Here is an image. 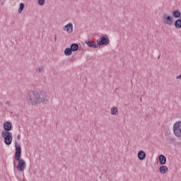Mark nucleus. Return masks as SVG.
Masks as SVG:
<instances>
[{
    "mask_svg": "<svg viewBox=\"0 0 181 181\" xmlns=\"http://www.w3.org/2000/svg\"><path fill=\"white\" fill-rule=\"evenodd\" d=\"M49 95L45 93H39L37 90H31L28 93L27 99L30 105L38 107L40 104L49 103Z\"/></svg>",
    "mask_w": 181,
    "mask_h": 181,
    "instance_id": "nucleus-1",
    "label": "nucleus"
},
{
    "mask_svg": "<svg viewBox=\"0 0 181 181\" xmlns=\"http://www.w3.org/2000/svg\"><path fill=\"white\" fill-rule=\"evenodd\" d=\"M16 146V152H15V159L17 160V169L18 172H23L25 169H26V162L23 159H21V156L22 155V148L21 147V144L16 142L15 143Z\"/></svg>",
    "mask_w": 181,
    "mask_h": 181,
    "instance_id": "nucleus-2",
    "label": "nucleus"
},
{
    "mask_svg": "<svg viewBox=\"0 0 181 181\" xmlns=\"http://www.w3.org/2000/svg\"><path fill=\"white\" fill-rule=\"evenodd\" d=\"M4 132H2L1 136H12V133L10 132L12 129V123L10 122H5L3 124Z\"/></svg>",
    "mask_w": 181,
    "mask_h": 181,
    "instance_id": "nucleus-3",
    "label": "nucleus"
},
{
    "mask_svg": "<svg viewBox=\"0 0 181 181\" xmlns=\"http://www.w3.org/2000/svg\"><path fill=\"white\" fill-rule=\"evenodd\" d=\"M167 144L170 145H175V146H180L181 136H168L166 139Z\"/></svg>",
    "mask_w": 181,
    "mask_h": 181,
    "instance_id": "nucleus-4",
    "label": "nucleus"
},
{
    "mask_svg": "<svg viewBox=\"0 0 181 181\" xmlns=\"http://www.w3.org/2000/svg\"><path fill=\"white\" fill-rule=\"evenodd\" d=\"M97 44L98 46H107V45H110L108 35H102L101 37L97 40Z\"/></svg>",
    "mask_w": 181,
    "mask_h": 181,
    "instance_id": "nucleus-5",
    "label": "nucleus"
},
{
    "mask_svg": "<svg viewBox=\"0 0 181 181\" xmlns=\"http://www.w3.org/2000/svg\"><path fill=\"white\" fill-rule=\"evenodd\" d=\"M173 131L175 136H181V121L173 124Z\"/></svg>",
    "mask_w": 181,
    "mask_h": 181,
    "instance_id": "nucleus-6",
    "label": "nucleus"
},
{
    "mask_svg": "<svg viewBox=\"0 0 181 181\" xmlns=\"http://www.w3.org/2000/svg\"><path fill=\"white\" fill-rule=\"evenodd\" d=\"M163 22L165 23V25L170 26L174 22L173 17L172 16L164 14L163 16Z\"/></svg>",
    "mask_w": 181,
    "mask_h": 181,
    "instance_id": "nucleus-7",
    "label": "nucleus"
},
{
    "mask_svg": "<svg viewBox=\"0 0 181 181\" xmlns=\"http://www.w3.org/2000/svg\"><path fill=\"white\" fill-rule=\"evenodd\" d=\"M64 30H66L67 33H73V23H69L65 26L63 27Z\"/></svg>",
    "mask_w": 181,
    "mask_h": 181,
    "instance_id": "nucleus-8",
    "label": "nucleus"
},
{
    "mask_svg": "<svg viewBox=\"0 0 181 181\" xmlns=\"http://www.w3.org/2000/svg\"><path fill=\"white\" fill-rule=\"evenodd\" d=\"M137 157L139 160H144L146 158V153L144 150H141L138 152Z\"/></svg>",
    "mask_w": 181,
    "mask_h": 181,
    "instance_id": "nucleus-9",
    "label": "nucleus"
},
{
    "mask_svg": "<svg viewBox=\"0 0 181 181\" xmlns=\"http://www.w3.org/2000/svg\"><path fill=\"white\" fill-rule=\"evenodd\" d=\"M158 160L160 165H166V156H165L163 154H160V156H158Z\"/></svg>",
    "mask_w": 181,
    "mask_h": 181,
    "instance_id": "nucleus-10",
    "label": "nucleus"
},
{
    "mask_svg": "<svg viewBox=\"0 0 181 181\" xmlns=\"http://www.w3.org/2000/svg\"><path fill=\"white\" fill-rule=\"evenodd\" d=\"M86 45L88 46V47H93V49H97V47H98V44H97V42L92 41V40H89L86 42Z\"/></svg>",
    "mask_w": 181,
    "mask_h": 181,
    "instance_id": "nucleus-11",
    "label": "nucleus"
},
{
    "mask_svg": "<svg viewBox=\"0 0 181 181\" xmlns=\"http://www.w3.org/2000/svg\"><path fill=\"white\" fill-rule=\"evenodd\" d=\"M168 170H169V168H168V166H166V165H162L159 168V172L162 175H165V173H168Z\"/></svg>",
    "mask_w": 181,
    "mask_h": 181,
    "instance_id": "nucleus-12",
    "label": "nucleus"
},
{
    "mask_svg": "<svg viewBox=\"0 0 181 181\" xmlns=\"http://www.w3.org/2000/svg\"><path fill=\"white\" fill-rule=\"evenodd\" d=\"M173 18H175V19H179L181 16V13L180 10H174L173 11Z\"/></svg>",
    "mask_w": 181,
    "mask_h": 181,
    "instance_id": "nucleus-13",
    "label": "nucleus"
},
{
    "mask_svg": "<svg viewBox=\"0 0 181 181\" xmlns=\"http://www.w3.org/2000/svg\"><path fill=\"white\" fill-rule=\"evenodd\" d=\"M4 138L6 145H11V144H12V136H4Z\"/></svg>",
    "mask_w": 181,
    "mask_h": 181,
    "instance_id": "nucleus-14",
    "label": "nucleus"
},
{
    "mask_svg": "<svg viewBox=\"0 0 181 181\" xmlns=\"http://www.w3.org/2000/svg\"><path fill=\"white\" fill-rule=\"evenodd\" d=\"M174 26L176 29H180L181 28V19H177L175 20L174 23Z\"/></svg>",
    "mask_w": 181,
    "mask_h": 181,
    "instance_id": "nucleus-15",
    "label": "nucleus"
},
{
    "mask_svg": "<svg viewBox=\"0 0 181 181\" xmlns=\"http://www.w3.org/2000/svg\"><path fill=\"white\" fill-rule=\"evenodd\" d=\"M70 49L72 52H77V50H78V44L72 43L70 46Z\"/></svg>",
    "mask_w": 181,
    "mask_h": 181,
    "instance_id": "nucleus-16",
    "label": "nucleus"
},
{
    "mask_svg": "<svg viewBox=\"0 0 181 181\" xmlns=\"http://www.w3.org/2000/svg\"><path fill=\"white\" fill-rule=\"evenodd\" d=\"M73 54V51L71 49V48H66L64 50V54L65 56H71Z\"/></svg>",
    "mask_w": 181,
    "mask_h": 181,
    "instance_id": "nucleus-17",
    "label": "nucleus"
},
{
    "mask_svg": "<svg viewBox=\"0 0 181 181\" xmlns=\"http://www.w3.org/2000/svg\"><path fill=\"white\" fill-rule=\"evenodd\" d=\"M110 112L112 115H118V109L115 107H112L110 110Z\"/></svg>",
    "mask_w": 181,
    "mask_h": 181,
    "instance_id": "nucleus-18",
    "label": "nucleus"
},
{
    "mask_svg": "<svg viewBox=\"0 0 181 181\" xmlns=\"http://www.w3.org/2000/svg\"><path fill=\"white\" fill-rule=\"evenodd\" d=\"M25 8V4L21 3L20 4V7L18 8V13H22V11Z\"/></svg>",
    "mask_w": 181,
    "mask_h": 181,
    "instance_id": "nucleus-19",
    "label": "nucleus"
},
{
    "mask_svg": "<svg viewBox=\"0 0 181 181\" xmlns=\"http://www.w3.org/2000/svg\"><path fill=\"white\" fill-rule=\"evenodd\" d=\"M45 0H38V4H39L40 6H43V5H45Z\"/></svg>",
    "mask_w": 181,
    "mask_h": 181,
    "instance_id": "nucleus-20",
    "label": "nucleus"
},
{
    "mask_svg": "<svg viewBox=\"0 0 181 181\" xmlns=\"http://www.w3.org/2000/svg\"><path fill=\"white\" fill-rule=\"evenodd\" d=\"M45 70V67L43 66H40L39 68H37V71H39L40 73L43 71Z\"/></svg>",
    "mask_w": 181,
    "mask_h": 181,
    "instance_id": "nucleus-21",
    "label": "nucleus"
},
{
    "mask_svg": "<svg viewBox=\"0 0 181 181\" xmlns=\"http://www.w3.org/2000/svg\"><path fill=\"white\" fill-rule=\"evenodd\" d=\"M177 80H181V74L176 77Z\"/></svg>",
    "mask_w": 181,
    "mask_h": 181,
    "instance_id": "nucleus-22",
    "label": "nucleus"
},
{
    "mask_svg": "<svg viewBox=\"0 0 181 181\" xmlns=\"http://www.w3.org/2000/svg\"><path fill=\"white\" fill-rule=\"evenodd\" d=\"M17 139H18V141H19L21 139V136H18Z\"/></svg>",
    "mask_w": 181,
    "mask_h": 181,
    "instance_id": "nucleus-23",
    "label": "nucleus"
},
{
    "mask_svg": "<svg viewBox=\"0 0 181 181\" xmlns=\"http://www.w3.org/2000/svg\"><path fill=\"white\" fill-rule=\"evenodd\" d=\"M167 134H168V136L170 135V132H167Z\"/></svg>",
    "mask_w": 181,
    "mask_h": 181,
    "instance_id": "nucleus-24",
    "label": "nucleus"
},
{
    "mask_svg": "<svg viewBox=\"0 0 181 181\" xmlns=\"http://www.w3.org/2000/svg\"><path fill=\"white\" fill-rule=\"evenodd\" d=\"M6 104H9V101L6 102Z\"/></svg>",
    "mask_w": 181,
    "mask_h": 181,
    "instance_id": "nucleus-25",
    "label": "nucleus"
},
{
    "mask_svg": "<svg viewBox=\"0 0 181 181\" xmlns=\"http://www.w3.org/2000/svg\"><path fill=\"white\" fill-rule=\"evenodd\" d=\"M56 39H57V37H56V36L54 37V42H56Z\"/></svg>",
    "mask_w": 181,
    "mask_h": 181,
    "instance_id": "nucleus-26",
    "label": "nucleus"
}]
</instances>
